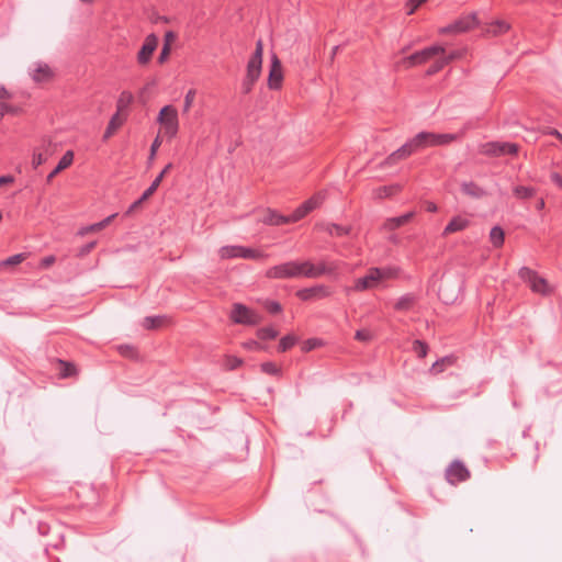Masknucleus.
Here are the masks:
<instances>
[{
  "label": "nucleus",
  "mask_w": 562,
  "mask_h": 562,
  "mask_svg": "<svg viewBox=\"0 0 562 562\" xmlns=\"http://www.w3.org/2000/svg\"><path fill=\"white\" fill-rule=\"evenodd\" d=\"M413 350L419 358H425L428 352V346L426 342L417 339L413 342Z\"/></svg>",
  "instance_id": "39"
},
{
  "label": "nucleus",
  "mask_w": 562,
  "mask_h": 562,
  "mask_svg": "<svg viewBox=\"0 0 562 562\" xmlns=\"http://www.w3.org/2000/svg\"><path fill=\"white\" fill-rule=\"evenodd\" d=\"M329 234L333 235V236H345L349 233V229L344 227V226H340V225H337V224H333L329 229H328Z\"/></svg>",
  "instance_id": "47"
},
{
  "label": "nucleus",
  "mask_w": 562,
  "mask_h": 562,
  "mask_svg": "<svg viewBox=\"0 0 562 562\" xmlns=\"http://www.w3.org/2000/svg\"><path fill=\"white\" fill-rule=\"evenodd\" d=\"M447 66V60L446 59H442L441 56H437L436 57V61L434 63V65H431L426 74L428 76H431V75H435L437 74L438 71H440L443 67Z\"/></svg>",
  "instance_id": "38"
},
{
  "label": "nucleus",
  "mask_w": 562,
  "mask_h": 562,
  "mask_svg": "<svg viewBox=\"0 0 562 562\" xmlns=\"http://www.w3.org/2000/svg\"><path fill=\"white\" fill-rule=\"evenodd\" d=\"M231 318L234 323L243 325H256L260 322V316L256 312L240 303L234 304Z\"/></svg>",
  "instance_id": "5"
},
{
  "label": "nucleus",
  "mask_w": 562,
  "mask_h": 562,
  "mask_svg": "<svg viewBox=\"0 0 562 562\" xmlns=\"http://www.w3.org/2000/svg\"><path fill=\"white\" fill-rule=\"evenodd\" d=\"M261 221L265 224L276 225V226L290 223L289 215L288 216L281 215V214H279V213H277L276 211H272V210H267L265 212V215L261 218Z\"/></svg>",
  "instance_id": "24"
},
{
  "label": "nucleus",
  "mask_w": 562,
  "mask_h": 562,
  "mask_svg": "<svg viewBox=\"0 0 562 562\" xmlns=\"http://www.w3.org/2000/svg\"><path fill=\"white\" fill-rule=\"evenodd\" d=\"M461 55L462 54L459 50H454V52H451L449 54H447L446 52L443 54H439V56H441L442 59L447 60V65L449 63H451L452 60L460 58Z\"/></svg>",
  "instance_id": "55"
},
{
  "label": "nucleus",
  "mask_w": 562,
  "mask_h": 562,
  "mask_svg": "<svg viewBox=\"0 0 562 562\" xmlns=\"http://www.w3.org/2000/svg\"><path fill=\"white\" fill-rule=\"evenodd\" d=\"M240 364H241V360L239 358H236V357H232L227 361V366L232 370L238 368Z\"/></svg>",
  "instance_id": "64"
},
{
  "label": "nucleus",
  "mask_w": 562,
  "mask_h": 562,
  "mask_svg": "<svg viewBox=\"0 0 562 562\" xmlns=\"http://www.w3.org/2000/svg\"><path fill=\"white\" fill-rule=\"evenodd\" d=\"M56 151V145L50 139H43L41 145L33 150L32 165L36 169L47 161Z\"/></svg>",
  "instance_id": "8"
},
{
  "label": "nucleus",
  "mask_w": 562,
  "mask_h": 562,
  "mask_svg": "<svg viewBox=\"0 0 562 562\" xmlns=\"http://www.w3.org/2000/svg\"><path fill=\"white\" fill-rule=\"evenodd\" d=\"M397 189L395 187H381L374 191V196L384 199L391 196Z\"/></svg>",
  "instance_id": "42"
},
{
  "label": "nucleus",
  "mask_w": 562,
  "mask_h": 562,
  "mask_svg": "<svg viewBox=\"0 0 562 562\" xmlns=\"http://www.w3.org/2000/svg\"><path fill=\"white\" fill-rule=\"evenodd\" d=\"M25 256L24 254H16V255H13L11 257H9L8 259H5L2 265L4 266H13V265H18L20 262H22L24 260Z\"/></svg>",
  "instance_id": "50"
},
{
  "label": "nucleus",
  "mask_w": 562,
  "mask_h": 562,
  "mask_svg": "<svg viewBox=\"0 0 562 562\" xmlns=\"http://www.w3.org/2000/svg\"><path fill=\"white\" fill-rule=\"evenodd\" d=\"M257 80L255 79H251V78H248V77H244L243 81H241V92L244 94H248L251 92L255 83H256Z\"/></svg>",
  "instance_id": "48"
},
{
  "label": "nucleus",
  "mask_w": 562,
  "mask_h": 562,
  "mask_svg": "<svg viewBox=\"0 0 562 562\" xmlns=\"http://www.w3.org/2000/svg\"><path fill=\"white\" fill-rule=\"evenodd\" d=\"M461 191L473 199H481L487 195V192L473 181L463 182L461 184Z\"/></svg>",
  "instance_id": "22"
},
{
  "label": "nucleus",
  "mask_w": 562,
  "mask_h": 562,
  "mask_svg": "<svg viewBox=\"0 0 562 562\" xmlns=\"http://www.w3.org/2000/svg\"><path fill=\"white\" fill-rule=\"evenodd\" d=\"M415 216L414 212H407L401 216L389 217L384 221L382 225L383 231H395L398 227L407 224Z\"/></svg>",
  "instance_id": "17"
},
{
  "label": "nucleus",
  "mask_w": 562,
  "mask_h": 562,
  "mask_svg": "<svg viewBox=\"0 0 562 562\" xmlns=\"http://www.w3.org/2000/svg\"><path fill=\"white\" fill-rule=\"evenodd\" d=\"M60 363L65 367V369H64V371H63V373H61V375H63L64 378L70 376V375H72V374H75V373H76V368H75V366H74V364H71V363H66V362H64V361H60Z\"/></svg>",
  "instance_id": "56"
},
{
  "label": "nucleus",
  "mask_w": 562,
  "mask_h": 562,
  "mask_svg": "<svg viewBox=\"0 0 562 562\" xmlns=\"http://www.w3.org/2000/svg\"><path fill=\"white\" fill-rule=\"evenodd\" d=\"M324 199H325V195L322 192L316 193L311 199H308L304 203H302L303 209L308 214L310 212H312L313 210L318 207L323 203Z\"/></svg>",
  "instance_id": "33"
},
{
  "label": "nucleus",
  "mask_w": 562,
  "mask_h": 562,
  "mask_svg": "<svg viewBox=\"0 0 562 562\" xmlns=\"http://www.w3.org/2000/svg\"><path fill=\"white\" fill-rule=\"evenodd\" d=\"M297 341V338L294 335H286L280 339L279 342V351L284 352L291 349Z\"/></svg>",
  "instance_id": "36"
},
{
  "label": "nucleus",
  "mask_w": 562,
  "mask_h": 562,
  "mask_svg": "<svg viewBox=\"0 0 562 562\" xmlns=\"http://www.w3.org/2000/svg\"><path fill=\"white\" fill-rule=\"evenodd\" d=\"M257 336L261 340H271L278 336V330L271 326L262 327L257 330Z\"/></svg>",
  "instance_id": "35"
},
{
  "label": "nucleus",
  "mask_w": 562,
  "mask_h": 562,
  "mask_svg": "<svg viewBox=\"0 0 562 562\" xmlns=\"http://www.w3.org/2000/svg\"><path fill=\"white\" fill-rule=\"evenodd\" d=\"M123 122H124V120L120 116V114H119V113H115V114L111 117V120H110V122H109V124H108V126H106V130H105V132H104V134H103V139H104V140H105V139H109V138H110V137L115 133V131H116L120 126H122Z\"/></svg>",
  "instance_id": "28"
},
{
  "label": "nucleus",
  "mask_w": 562,
  "mask_h": 562,
  "mask_svg": "<svg viewBox=\"0 0 562 562\" xmlns=\"http://www.w3.org/2000/svg\"><path fill=\"white\" fill-rule=\"evenodd\" d=\"M56 261V257L50 255V256H46L44 257L41 262H40V268L42 269H47L48 267H50L54 262Z\"/></svg>",
  "instance_id": "58"
},
{
  "label": "nucleus",
  "mask_w": 562,
  "mask_h": 562,
  "mask_svg": "<svg viewBox=\"0 0 562 562\" xmlns=\"http://www.w3.org/2000/svg\"><path fill=\"white\" fill-rule=\"evenodd\" d=\"M424 146H441L447 145L458 138L457 134H436L430 132H420Z\"/></svg>",
  "instance_id": "12"
},
{
  "label": "nucleus",
  "mask_w": 562,
  "mask_h": 562,
  "mask_svg": "<svg viewBox=\"0 0 562 562\" xmlns=\"http://www.w3.org/2000/svg\"><path fill=\"white\" fill-rule=\"evenodd\" d=\"M158 45V37L155 34H149L146 36L144 44L142 45L139 52L137 53V63L142 66L147 65L154 52L156 50Z\"/></svg>",
  "instance_id": "10"
},
{
  "label": "nucleus",
  "mask_w": 562,
  "mask_h": 562,
  "mask_svg": "<svg viewBox=\"0 0 562 562\" xmlns=\"http://www.w3.org/2000/svg\"><path fill=\"white\" fill-rule=\"evenodd\" d=\"M331 293V290L327 285L317 284L299 290L296 296L302 301H312L328 297Z\"/></svg>",
  "instance_id": "9"
},
{
  "label": "nucleus",
  "mask_w": 562,
  "mask_h": 562,
  "mask_svg": "<svg viewBox=\"0 0 562 562\" xmlns=\"http://www.w3.org/2000/svg\"><path fill=\"white\" fill-rule=\"evenodd\" d=\"M218 255L222 259L240 258V246L239 245L223 246L220 248Z\"/></svg>",
  "instance_id": "29"
},
{
  "label": "nucleus",
  "mask_w": 562,
  "mask_h": 562,
  "mask_svg": "<svg viewBox=\"0 0 562 562\" xmlns=\"http://www.w3.org/2000/svg\"><path fill=\"white\" fill-rule=\"evenodd\" d=\"M115 216H116V214H112V215L105 217L103 221L98 222L97 226L99 227L100 231L103 229L105 226H108L113 221V218Z\"/></svg>",
  "instance_id": "62"
},
{
  "label": "nucleus",
  "mask_w": 562,
  "mask_h": 562,
  "mask_svg": "<svg viewBox=\"0 0 562 562\" xmlns=\"http://www.w3.org/2000/svg\"><path fill=\"white\" fill-rule=\"evenodd\" d=\"M477 24V19L475 13H471L464 16H461L457 21L453 22V27H456V33H463L471 29H473Z\"/></svg>",
  "instance_id": "20"
},
{
  "label": "nucleus",
  "mask_w": 562,
  "mask_h": 562,
  "mask_svg": "<svg viewBox=\"0 0 562 562\" xmlns=\"http://www.w3.org/2000/svg\"><path fill=\"white\" fill-rule=\"evenodd\" d=\"M269 279H297L300 278L296 260L285 261L270 267L266 271Z\"/></svg>",
  "instance_id": "3"
},
{
  "label": "nucleus",
  "mask_w": 562,
  "mask_h": 562,
  "mask_svg": "<svg viewBox=\"0 0 562 562\" xmlns=\"http://www.w3.org/2000/svg\"><path fill=\"white\" fill-rule=\"evenodd\" d=\"M72 161H74V151L67 150L64 154V156L60 158V160L58 161L55 169L47 176L46 181L50 182L56 175H58L64 169L68 168L72 164Z\"/></svg>",
  "instance_id": "23"
},
{
  "label": "nucleus",
  "mask_w": 562,
  "mask_h": 562,
  "mask_svg": "<svg viewBox=\"0 0 562 562\" xmlns=\"http://www.w3.org/2000/svg\"><path fill=\"white\" fill-rule=\"evenodd\" d=\"M378 271L380 272V281L396 278L400 273V269L397 267L378 268Z\"/></svg>",
  "instance_id": "37"
},
{
  "label": "nucleus",
  "mask_w": 562,
  "mask_h": 562,
  "mask_svg": "<svg viewBox=\"0 0 562 562\" xmlns=\"http://www.w3.org/2000/svg\"><path fill=\"white\" fill-rule=\"evenodd\" d=\"M425 148L424 142L420 133L415 135L412 139L407 140L403 146L396 149V155L400 156V159H405L409 157L412 154Z\"/></svg>",
  "instance_id": "16"
},
{
  "label": "nucleus",
  "mask_w": 562,
  "mask_h": 562,
  "mask_svg": "<svg viewBox=\"0 0 562 562\" xmlns=\"http://www.w3.org/2000/svg\"><path fill=\"white\" fill-rule=\"evenodd\" d=\"M283 80L282 66L277 57V55H272L271 66L268 78V87L272 90H277L281 87Z\"/></svg>",
  "instance_id": "13"
},
{
  "label": "nucleus",
  "mask_w": 562,
  "mask_h": 562,
  "mask_svg": "<svg viewBox=\"0 0 562 562\" xmlns=\"http://www.w3.org/2000/svg\"><path fill=\"white\" fill-rule=\"evenodd\" d=\"M380 281V272L376 267L370 268L368 273L359 278L355 281V285L352 288L353 291L362 292L369 289H373Z\"/></svg>",
  "instance_id": "11"
},
{
  "label": "nucleus",
  "mask_w": 562,
  "mask_h": 562,
  "mask_svg": "<svg viewBox=\"0 0 562 562\" xmlns=\"http://www.w3.org/2000/svg\"><path fill=\"white\" fill-rule=\"evenodd\" d=\"M425 148L424 142L420 133L415 135L412 139L407 140L403 146L396 149V155L400 156V159H405L409 157L412 154Z\"/></svg>",
  "instance_id": "15"
},
{
  "label": "nucleus",
  "mask_w": 562,
  "mask_h": 562,
  "mask_svg": "<svg viewBox=\"0 0 562 562\" xmlns=\"http://www.w3.org/2000/svg\"><path fill=\"white\" fill-rule=\"evenodd\" d=\"M427 0H408L406 3L407 7V14H413L415 10L420 7L423 3H425Z\"/></svg>",
  "instance_id": "52"
},
{
  "label": "nucleus",
  "mask_w": 562,
  "mask_h": 562,
  "mask_svg": "<svg viewBox=\"0 0 562 562\" xmlns=\"http://www.w3.org/2000/svg\"><path fill=\"white\" fill-rule=\"evenodd\" d=\"M170 50H171V45L169 43H164V46H162L161 52L158 57L159 64H164L168 59Z\"/></svg>",
  "instance_id": "51"
},
{
  "label": "nucleus",
  "mask_w": 562,
  "mask_h": 562,
  "mask_svg": "<svg viewBox=\"0 0 562 562\" xmlns=\"http://www.w3.org/2000/svg\"><path fill=\"white\" fill-rule=\"evenodd\" d=\"M519 278L526 281L532 292L539 293L542 295H547L551 292L550 286L546 279L539 277L536 271L531 270L528 267H522L519 269Z\"/></svg>",
  "instance_id": "2"
},
{
  "label": "nucleus",
  "mask_w": 562,
  "mask_h": 562,
  "mask_svg": "<svg viewBox=\"0 0 562 562\" xmlns=\"http://www.w3.org/2000/svg\"><path fill=\"white\" fill-rule=\"evenodd\" d=\"M266 307L272 314H277V313L281 312V310H282L281 305L276 301L268 302Z\"/></svg>",
  "instance_id": "59"
},
{
  "label": "nucleus",
  "mask_w": 562,
  "mask_h": 562,
  "mask_svg": "<svg viewBox=\"0 0 562 562\" xmlns=\"http://www.w3.org/2000/svg\"><path fill=\"white\" fill-rule=\"evenodd\" d=\"M446 480L452 484L457 485L461 482H464L470 479V471L465 467L464 463H462L459 460H454L449 464V467L446 469Z\"/></svg>",
  "instance_id": "7"
},
{
  "label": "nucleus",
  "mask_w": 562,
  "mask_h": 562,
  "mask_svg": "<svg viewBox=\"0 0 562 562\" xmlns=\"http://www.w3.org/2000/svg\"><path fill=\"white\" fill-rule=\"evenodd\" d=\"M195 90L194 89H190L187 93H186V97H184V104H183V112L184 113H188L194 102V99H195Z\"/></svg>",
  "instance_id": "43"
},
{
  "label": "nucleus",
  "mask_w": 562,
  "mask_h": 562,
  "mask_svg": "<svg viewBox=\"0 0 562 562\" xmlns=\"http://www.w3.org/2000/svg\"><path fill=\"white\" fill-rule=\"evenodd\" d=\"M160 324H161V318L160 317H146L144 319V323H143L144 327L147 328V329L156 328Z\"/></svg>",
  "instance_id": "49"
},
{
  "label": "nucleus",
  "mask_w": 562,
  "mask_h": 562,
  "mask_svg": "<svg viewBox=\"0 0 562 562\" xmlns=\"http://www.w3.org/2000/svg\"><path fill=\"white\" fill-rule=\"evenodd\" d=\"M0 111L3 112V115L7 113L16 114L19 112V108L10 105L5 102H0Z\"/></svg>",
  "instance_id": "54"
},
{
  "label": "nucleus",
  "mask_w": 562,
  "mask_h": 562,
  "mask_svg": "<svg viewBox=\"0 0 562 562\" xmlns=\"http://www.w3.org/2000/svg\"><path fill=\"white\" fill-rule=\"evenodd\" d=\"M262 372L270 374V375H279L280 374V368L271 361L263 362L261 364Z\"/></svg>",
  "instance_id": "41"
},
{
  "label": "nucleus",
  "mask_w": 562,
  "mask_h": 562,
  "mask_svg": "<svg viewBox=\"0 0 562 562\" xmlns=\"http://www.w3.org/2000/svg\"><path fill=\"white\" fill-rule=\"evenodd\" d=\"M355 338L360 341H369L371 340L372 335L368 329H359L356 331Z\"/></svg>",
  "instance_id": "53"
},
{
  "label": "nucleus",
  "mask_w": 562,
  "mask_h": 562,
  "mask_svg": "<svg viewBox=\"0 0 562 562\" xmlns=\"http://www.w3.org/2000/svg\"><path fill=\"white\" fill-rule=\"evenodd\" d=\"M115 216H116V214H112V215L105 217L103 221L98 222L97 226L99 227L100 231L103 229L105 226H108L113 221V218Z\"/></svg>",
  "instance_id": "63"
},
{
  "label": "nucleus",
  "mask_w": 562,
  "mask_h": 562,
  "mask_svg": "<svg viewBox=\"0 0 562 562\" xmlns=\"http://www.w3.org/2000/svg\"><path fill=\"white\" fill-rule=\"evenodd\" d=\"M470 225L468 217L462 215L454 216L445 227L443 235L461 232Z\"/></svg>",
  "instance_id": "19"
},
{
  "label": "nucleus",
  "mask_w": 562,
  "mask_h": 562,
  "mask_svg": "<svg viewBox=\"0 0 562 562\" xmlns=\"http://www.w3.org/2000/svg\"><path fill=\"white\" fill-rule=\"evenodd\" d=\"M133 100H134V97L131 92H128V91L121 92V94L119 95V99L116 101V109H117L116 113L120 114L121 111L128 108L130 104L133 102Z\"/></svg>",
  "instance_id": "34"
},
{
  "label": "nucleus",
  "mask_w": 562,
  "mask_h": 562,
  "mask_svg": "<svg viewBox=\"0 0 562 562\" xmlns=\"http://www.w3.org/2000/svg\"><path fill=\"white\" fill-rule=\"evenodd\" d=\"M518 153V146L514 143H502L501 155L509 154L516 155Z\"/></svg>",
  "instance_id": "46"
},
{
  "label": "nucleus",
  "mask_w": 562,
  "mask_h": 562,
  "mask_svg": "<svg viewBox=\"0 0 562 562\" xmlns=\"http://www.w3.org/2000/svg\"><path fill=\"white\" fill-rule=\"evenodd\" d=\"M263 44L261 40L256 43V49L247 63L246 77L258 80L262 68Z\"/></svg>",
  "instance_id": "6"
},
{
  "label": "nucleus",
  "mask_w": 562,
  "mask_h": 562,
  "mask_svg": "<svg viewBox=\"0 0 562 562\" xmlns=\"http://www.w3.org/2000/svg\"><path fill=\"white\" fill-rule=\"evenodd\" d=\"M306 215L307 212L303 209V205L301 204L289 215L290 223L297 222Z\"/></svg>",
  "instance_id": "45"
},
{
  "label": "nucleus",
  "mask_w": 562,
  "mask_h": 562,
  "mask_svg": "<svg viewBox=\"0 0 562 562\" xmlns=\"http://www.w3.org/2000/svg\"><path fill=\"white\" fill-rule=\"evenodd\" d=\"M501 145L498 142H491L484 145L483 151L487 155L498 156L501 155Z\"/></svg>",
  "instance_id": "40"
},
{
  "label": "nucleus",
  "mask_w": 562,
  "mask_h": 562,
  "mask_svg": "<svg viewBox=\"0 0 562 562\" xmlns=\"http://www.w3.org/2000/svg\"><path fill=\"white\" fill-rule=\"evenodd\" d=\"M417 300L418 297L416 294L406 293L396 301V303L394 304V308L398 312H408L417 303Z\"/></svg>",
  "instance_id": "21"
},
{
  "label": "nucleus",
  "mask_w": 562,
  "mask_h": 562,
  "mask_svg": "<svg viewBox=\"0 0 562 562\" xmlns=\"http://www.w3.org/2000/svg\"><path fill=\"white\" fill-rule=\"evenodd\" d=\"M147 199H143V194L138 200H136L134 203L130 205V207L126 211V215L132 214L135 210H137Z\"/></svg>",
  "instance_id": "61"
},
{
  "label": "nucleus",
  "mask_w": 562,
  "mask_h": 562,
  "mask_svg": "<svg viewBox=\"0 0 562 562\" xmlns=\"http://www.w3.org/2000/svg\"><path fill=\"white\" fill-rule=\"evenodd\" d=\"M160 145H161V140H160L159 136H157L150 145L149 160H153L155 158L156 153Z\"/></svg>",
  "instance_id": "57"
},
{
  "label": "nucleus",
  "mask_w": 562,
  "mask_h": 562,
  "mask_svg": "<svg viewBox=\"0 0 562 562\" xmlns=\"http://www.w3.org/2000/svg\"><path fill=\"white\" fill-rule=\"evenodd\" d=\"M157 122L162 126L164 134L169 138L176 137L179 131L177 109L172 105L164 106L158 114Z\"/></svg>",
  "instance_id": "1"
},
{
  "label": "nucleus",
  "mask_w": 562,
  "mask_h": 562,
  "mask_svg": "<svg viewBox=\"0 0 562 562\" xmlns=\"http://www.w3.org/2000/svg\"><path fill=\"white\" fill-rule=\"evenodd\" d=\"M172 168V164L169 162L166 165V167L161 170V172L155 178V180L151 182V184L144 191L143 199H148L150 195L154 194V192L157 190V188L160 186L164 177L166 173Z\"/></svg>",
  "instance_id": "25"
},
{
  "label": "nucleus",
  "mask_w": 562,
  "mask_h": 562,
  "mask_svg": "<svg viewBox=\"0 0 562 562\" xmlns=\"http://www.w3.org/2000/svg\"><path fill=\"white\" fill-rule=\"evenodd\" d=\"M339 269V262L337 261H325L322 260L317 263H314V273L315 279L322 277V276H334L337 273V270Z\"/></svg>",
  "instance_id": "18"
},
{
  "label": "nucleus",
  "mask_w": 562,
  "mask_h": 562,
  "mask_svg": "<svg viewBox=\"0 0 562 562\" xmlns=\"http://www.w3.org/2000/svg\"><path fill=\"white\" fill-rule=\"evenodd\" d=\"M443 53L445 46L436 44L409 55L404 61L407 63L408 66L422 65Z\"/></svg>",
  "instance_id": "4"
},
{
  "label": "nucleus",
  "mask_w": 562,
  "mask_h": 562,
  "mask_svg": "<svg viewBox=\"0 0 562 562\" xmlns=\"http://www.w3.org/2000/svg\"><path fill=\"white\" fill-rule=\"evenodd\" d=\"M513 193L519 200H527L536 194V189L533 187L516 186L513 189Z\"/></svg>",
  "instance_id": "31"
},
{
  "label": "nucleus",
  "mask_w": 562,
  "mask_h": 562,
  "mask_svg": "<svg viewBox=\"0 0 562 562\" xmlns=\"http://www.w3.org/2000/svg\"><path fill=\"white\" fill-rule=\"evenodd\" d=\"M300 278L315 279L314 262L311 260H296Z\"/></svg>",
  "instance_id": "27"
},
{
  "label": "nucleus",
  "mask_w": 562,
  "mask_h": 562,
  "mask_svg": "<svg viewBox=\"0 0 562 562\" xmlns=\"http://www.w3.org/2000/svg\"><path fill=\"white\" fill-rule=\"evenodd\" d=\"M425 148L424 142L420 133L415 135L412 139L407 140L403 146L396 149V155L400 156V159H405L409 157L412 154Z\"/></svg>",
  "instance_id": "14"
},
{
  "label": "nucleus",
  "mask_w": 562,
  "mask_h": 562,
  "mask_svg": "<svg viewBox=\"0 0 562 562\" xmlns=\"http://www.w3.org/2000/svg\"><path fill=\"white\" fill-rule=\"evenodd\" d=\"M267 257L268 255L259 249L240 246V258L243 259L263 260Z\"/></svg>",
  "instance_id": "26"
},
{
  "label": "nucleus",
  "mask_w": 562,
  "mask_h": 562,
  "mask_svg": "<svg viewBox=\"0 0 562 562\" xmlns=\"http://www.w3.org/2000/svg\"><path fill=\"white\" fill-rule=\"evenodd\" d=\"M505 233L501 226H494L490 232V240L494 247H501L504 244Z\"/></svg>",
  "instance_id": "32"
},
{
  "label": "nucleus",
  "mask_w": 562,
  "mask_h": 562,
  "mask_svg": "<svg viewBox=\"0 0 562 562\" xmlns=\"http://www.w3.org/2000/svg\"><path fill=\"white\" fill-rule=\"evenodd\" d=\"M50 76V68L45 64H38L33 71V79L36 82L46 81Z\"/></svg>",
  "instance_id": "30"
},
{
  "label": "nucleus",
  "mask_w": 562,
  "mask_h": 562,
  "mask_svg": "<svg viewBox=\"0 0 562 562\" xmlns=\"http://www.w3.org/2000/svg\"><path fill=\"white\" fill-rule=\"evenodd\" d=\"M400 156L396 155V151H393L387 156V158L384 160V166H393L400 161Z\"/></svg>",
  "instance_id": "60"
},
{
  "label": "nucleus",
  "mask_w": 562,
  "mask_h": 562,
  "mask_svg": "<svg viewBox=\"0 0 562 562\" xmlns=\"http://www.w3.org/2000/svg\"><path fill=\"white\" fill-rule=\"evenodd\" d=\"M491 27V32L495 35L503 34L509 30V25L505 21H496Z\"/></svg>",
  "instance_id": "44"
}]
</instances>
